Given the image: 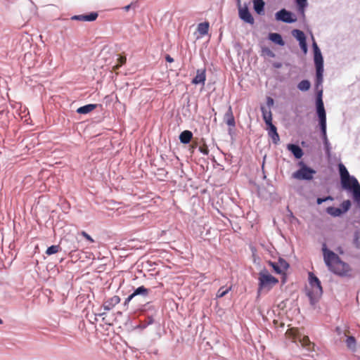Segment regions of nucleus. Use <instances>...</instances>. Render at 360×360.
I'll return each instance as SVG.
<instances>
[{
  "instance_id": "49530a36",
  "label": "nucleus",
  "mask_w": 360,
  "mask_h": 360,
  "mask_svg": "<svg viewBox=\"0 0 360 360\" xmlns=\"http://www.w3.org/2000/svg\"><path fill=\"white\" fill-rule=\"evenodd\" d=\"M3 323V321L0 319V325Z\"/></svg>"
},
{
  "instance_id": "2eb2a0df",
  "label": "nucleus",
  "mask_w": 360,
  "mask_h": 360,
  "mask_svg": "<svg viewBox=\"0 0 360 360\" xmlns=\"http://www.w3.org/2000/svg\"><path fill=\"white\" fill-rule=\"evenodd\" d=\"M252 2L255 12L258 15H264L265 6L264 1L263 0H253Z\"/></svg>"
},
{
  "instance_id": "f8f14e48",
  "label": "nucleus",
  "mask_w": 360,
  "mask_h": 360,
  "mask_svg": "<svg viewBox=\"0 0 360 360\" xmlns=\"http://www.w3.org/2000/svg\"><path fill=\"white\" fill-rule=\"evenodd\" d=\"M120 302V298L117 295H114L112 297L105 300L103 307L105 310L109 311L112 309L115 306Z\"/></svg>"
},
{
  "instance_id": "4c0bfd02",
  "label": "nucleus",
  "mask_w": 360,
  "mask_h": 360,
  "mask_svg": "<svg viewBox=\"0 0 360 360\" xmlns=\"http://www.w3.org/2000/svg\"><path fill=\"white\" fill-rule=\"evenodd\" d=\"M199 150L202 153H203L205 155H207L209 153V149H208L207 146L205 144H204L203 146H200L199 147Z\"/></svg>"
},
{
  "instance_id": "39448f33",
  "label": "nucleus",
  "mask_w": 360,
  "mask_h": 360,
  "mask_svg": "<svg viewBox=\"0 0 360 360\" xmlns=\"http://www.w3.org/2000/svg\"><path fill=\"white\" fill-rule=\"evenodd\" d=\"M338 167L342 186L347 189H350L351 184H353V179L356 178L350 176L347 168L343 164L340 163Z\"/></svg>"
},
{
  "instance_id": "c756f323",
  "label": "nucleus",
  "mask_w": 360,
  "mask_h": 360,
  "mask_svg": "<svg viewBox=\"0 0 360 360\" xmlns=\"http://www.w3.org/2000/svg\"><path fill=\"white\" fill-rule=\"evenodd\" d=\"M61 250V248L59 245H51L47 248L46 250V254L47 255H51L56 253H58Z\"/></svg>"
},
{
  "instance_id": "a878e982",
  "label": "nucleus",
  "mask_w": 360,
  "mask_h": 360,
  "mask_svg": "<svg viewBox=\"0 0 360 360\" xmlns=\"http://www.w3.org/2000/svg\"><path fill=\"white\" fill-rule=\"evenodd\" d=\"M300 341L302 345L307 347L308 350L314 349V344L310 342L308 336H304Z\"/></svg>"
},
{
  "instance_id": "dca6fc26",
  "label": "nucleus",
  "mask_w": 360,
  "mask_h": 360,
  "mask_svg": "<svg viewBox=\"0 0 360 360\" xmlns=\"http://www.w3.org/2000/svg\"><path fill=\"white\" fill-rule=\"evenodd\" d=\"M287 148L296 158L300 159L302 157L303 152L300 146L295 144H288Z\"/></svg>"
},
{
  "instance_id": "473e14b6",
  "label": "nucleus",
  "mask_w": 360,
  "mask_h": 360,
  "mask_svg": "<svg viewBox=\"0 0 360 360\" xmlns=\"http://www.w3.org/2000/svg\"><path fill=\"white\" fill-rule=\"evenodd\" d=\"M341 210L342 211V213H345L346 212H347L350 207H351V202L349 200H344L341 205Z\"/></svg>"
},
{
  "instance_id": "c03bdc74",
  "label": "nucleus",
  "mask_w": 360,
  "mask_h": 360,
  "mask_svg": "<svg viewBox=\"0 0 360 360\" xmlns=\"http://www.w3.org/2000/svg\"><path fill=\"white\" fill-rule=\"evenodd\" d=\"M273 104H274V100H273V98H271L269 97V98H268V99H267V105H268L269 106H270V105H272Z\"/></svg>"
},
{
  "instance_id": "2f4dec72",
  "label": "nucleus",
  "mask_w": 360,
  "mask_h": 360,
  "mask_svg": "<svg viewBox=\"0 0 360 360\" xmlns=\"http://www.w3.org/2000/svg\"><path fill=\"white\" fill-rule=\"evenodd\" d=\"M346 344L348 348L354 350L356 345V340L353 336H349L346 340Z\"/></svg>"
},
{
  "instance_id": "393cba45",
  "label": "nucleus",
  "mask_w": 360,
  "mask_h": 360,
  "mask_svg": "<svg viewBox=\"0 0 360 360\" xmlns=\"http://www.w3.org/2000/svg\"><path fill=\"white\" fill-rule=\"evenodd\" d=\"M286 336L291 339L292 341H295L299 337L298 330L296 328H290L286 331Z\"/></svg>"
},
{
  "instance_id": "a211bd4d",
  "label": "nucleus",
  "mask_w": 360,
  "mask_h": 360,
  "mask_svg": "<svg viewBox=\"0 0 360 360\" xmlns=\"http://www.w3.org/2000/svg\"><path fill=\"white\" fill-rule=\"evenodd\" d=\"M192 137V132L188 130H185L181 133L179 140L182 143H188L191 141Z\"/></svg>"
},
{
  "instance_id": "7ed1b4c3",
  "label": "nucleus",
  "mask_w": 360,
  "mask_h": 360,
  "mask_svg": "<svg viewBox=\"0 0 360 360\" xmlns=\"http://www.w3.org/2000/svg\"><path fill=\"white\" fill-rule=\"evenodd\" d=\"M278 280L271 276L266 269L262 270L259 274V291L266 288L270 290Z\"/></svg>"
},
{
  "instance_id": "e433bc0d",
  "label": "nucleus",
  "mask_w": 360,
  "mask_h": 360,
  "mask_svg": "<svg viewBox=\"0 0 360 360\" xmlns=\"http://www.w3.org/2000/svg\"><path fill=\"white\" fill-rule=\"evenodd\" d=\"M126 60H127L126 57H124V56H120V57L118 58L119 64H117V65H115V68H119V67H120L121 65H122L123 64H124V63H126Z\"/></svg>"
},
{
  "instance_id": "1a4fd4ad",
  "label": "nucleus",
  "mask_w": 360,
  "mask_h": 360,
  "mask_svg": "<svg viewBox=\"0 0 360 360\" xmlns=\"http://www.w3.org/2000/svg\"><path fill=\"white\" fill-rule=\"evenodd\" d=\"M268 264L278 274L283 273L289 267V264L283 259H279L277 263L269 261Z\"/></svg>"
},
{
  "instance_id": "a19ab883",
  "label": "nucleus",
  "mask_w": 360,
  "mask_h": 360,
  "mask_svg": "<svg viewBox=\"0 0 360 360\" xmlns=\"http://www.w3.org/2000/svg\"><path fill=\"white\" fill-rule=\"evenodd\" d=\"M134 297V295L133 294H131L124 301V304L126 306V305H128L129 302Z\"/></svg>"
},
{
  "instance_id": "b1692460",
  "label": "nucleus",
  "mask_w": 360,
  "mask_h": 360,
  "mask_svg": "<svg viewBox=\"0 0 360 360\" xmlns=\"http://www.w3.org/2000/svg\"><path fill=\"white\" fill-rule=\"evenodd\" d=\"M225 116L226 117V124L230 127H234L236 122L231 106H229V110L226 113Z\"/></svg>"
},
{
  "instance_id": "a18cd8bd",
  "label": "nucleus",
  "mask_w": 360,
  "mask_h": 360,
  "mask_svg": "<svg viewBox=\"0 0 360 360\" xmlns=\"http://www.w3.org/2000/svg\"><path fill=\"white\" fill-rule=\"evenodd\" d=\"M131 5H132V4L127 5V6H124V7L123 8V9H124L125 11H128L130 9V8H131Z\"/></svg>"
},
{
  "instance_id": "79ce46f5",
  "label": "nucleus",
  "mask_w": 360,
  "mask_h": 360,
  "mask_svg": "<svg viewBox=\"0 0 360 360\" xmlns=\"http://www.w3.org/2000/svg\"><path fill=\"white\" fill-rule=\"evenodd\" d=\"M313 48H314V53H316V51L321 52L320 49H319V47L315 41L313 43Z\"/></svg>"
},
{
  "instance_id": "f03ea898",
  "label": "nucleus",
  "mask_w": 360,
  "mask_h": 360,
  "mask_svg": "<svg viewBox=\"0 0 360 360\" xmlns=\"http://www.w3.org/2000/svg\"><path fill=\"white\" fill-rule=\"evenodd\" d=\"M307 290V295L312 304L317 302L323 293L320 281L311 273L309 274V287Z\"/></svg>"
},
{
  "instance_id": "37998d69",
  "label": "nucleus",
  "mask_w": 360,
  "mask_h": 360,
  "mask_svg": "<svg viewBox=\"0 0 360 360\" xmlns=\"http://www.w3.org/2000/svg\"><path fill=\"white\" fill-rule=\"evenodd\" d=\"M165 59L168 63H172L174 61V59L169 55H167Z\"/></svg>"
},
{
  "instance_id": "c9c22d12",
  "label": "nucleus",
  "mask_w": 360,
  "mask_h": 360,
  "mask_svg": "<svg viewBox=\"0 0 360 360\" xmlns=\"http://www.w3.org/2000/svg\"><path fill=\"white\" fill-rule=\"evenodd\" d=\"M333 200V198L331 196H328V197H326V198H318L316 202H317L318 205H321L323 202H325L326 200Z\"/></svg>"
},
{
  "instance_id": "bb28decb",
  "label": "nucleus",
  "mask_w": 360,
  "mask_h": 360,
  "mask_svg": "<svg viewBox=\"0 0 360 360\" xmlns=\"http://www.w3.org/2000/svg\"><path fill=\"white\" fill-rule=\"evenodd\" d=\"M326 212L328 214H329L333 217H338L342 214V211L340 208L334 207H327Z\"/></svg>"
},
{
  "instance_id": "cd10ccee",
  "label": "nucleus",
  "mask_w": 360,
  "mask_h": 360,
  "mask_svg": "<svg viewBox=\"0 0 360 360\" xmlns=\"http://www.w3.org/2000/svg\"><path fill=\"white\" fill-rule=\"evenodd\" d=\"M292 34L293 37H295L299 41L300 43L306 40L304 32L300 30H294L292 32Z\"/></svg>"
},
{
  "instance_id": "9b49d317",
  "label": "nucleus",
  "mask_w": 360,
  "mask_h": 360,
  "mask_svg": "<svg viewBox=\"0 0 360 360\" xmlns=\"http://www.w3.org/2000/svg\"><path fill=\"white\" fill-rule=\"evenodd\" d=\"M98 15L96 12H91L89 14H82V15H73L71 19L73 20H80V21H88L91 22L94 21L97 19Z\"/></svg>"
},
{
  "instance_id": "6ab92c4d",
  "label": "nucleus",
  "mask_w": 360,
  "mask_h": 360,
  "mask_svg": "<svg viewBox=\"0 0 360 360\" xmlns=\"http://www.w3.org/2000/svg\"><path fill=\"white\" fill-rule=\"evenodd\" d=\"M96 107H97L96 104H88V105H86L79 108L77 110V112H78L79 114H87V113L93 111L94 110H95L96 108Z\"/></svg>"
},
{
  "instance_id": "4be33fe9",
  "label": "nucleus",
  "mask_w": 360,
  "mask_h": 360,
  "mask_svg": "<svg viewBox=\"0 0 360 360\" xmlns=\"http://www.w3.org/2000/svg\"><path fill=\"white\" fill-rule=\"evenodd\" d=\"M150 290L148 288H145L143 285H141L136 288L134 292L132 293L134 296L141 295L143 297H147L149 295Z\"/></svg>"
},
{
  "instance_id": "7c9ffc66",
  "label": "nucleus",
  "mask_w": 360,
  "mask_h": 360,
  "mask_svg": "<svg viewBox=\"0 0 360 360\" xmlns=\"http://www.w3.org/2000/svg\"><path fill=\"white\" fill-rule=\"evenodd\" d=\"M323 68L316 69V85L318 87L323 82Z\"/></svg>"
},
{
  "instance_id": "9d476101",
  "label": "nucleus",
  "mask_w": 360,
  "mask_h": 360,
  "mask_svg": "<svg viewBox=\"0 0 360 360\" xmlns=\"http://www.w3.org/2000/svg\"><path fill=\"white\" fill-rule=\"evenodd\" d=\"M206 80V70L205 68L198 69L196 71V75L192 80L193 84H202L205 86Z\"/></svg>"
},
{
  "instance_id": "4468645a",
  "label": "nucleus",
  "mask_w": 360,
  "mask_h": 360,
  "mask_svg": "<svg viewBox=\"0 0 360 360\" xmlns=\"http://www.w3.org/2000/svg\"><path fill=\"white\" fill-rule=\"evenodd\" d=\"M350 189H352L354 200L360 205V185L356 179H353Z\"/></svg>"
},
{
  "instance_id": "423d86ee",
  "label": "nucleus",
  "mask_w": 360,
  "mask_h": 360,
  "mask_svg": "<svg viewBox=\"0 0 360 360\" xmlns=\"http://www.w3.org/2000/svg\"><path fill=\"white\" fill-rule=\"evenodd\" d=\"M315 173V170L307 167V166H303L299 170L295 172L292 176L294 178L300 180H311L313 179V175Z\"/></svg>"
},
{
  "instance_id": "aec40b11",
  "label": "nucleus",
  "mask_w": 360,
  "mask_h": 360,
  "mask_svg": "<svg viewBox=\"0 0 360 360\" xmlns=\"http://www.w3.org/2000/svg\"><path fill=\"white\" fill-rule=\"evenodd\" d=\"M210 24L207 22H201L198 24L197 30L200 34L202 37L208 33Z\"/></svg>"
},
{
  "instance_id": "412c9836",
  "label": "nucleus",
  "mask_w": 360,
  "mask_h": 360,
  "mask_svg": "<svg viewBox=\"0 0 360 360\" xmlns=\"http://www.w3.org/2000/svg\"><path fill=\"white\" fill-rule=\"evenodd\" d=\"M269 39L272 41L273 42L278 44V45H281V46H283L284 45V41L281 37V35L280 34H278V33H271L269 34Z\"/></svg>"
},
{
  "instance_id": "f257e3e1",
  "label": "nucleus",
  "mask_w": 360,
  "mask_h": 360,
  "mask_svg": "<svg viewBox=\"0 0 360 360\" xmlns=\"http://www.w3.org/2000/svg\"><path fill=\"white\" fill-rule=\"evenodd\" d=\"M323 253L324 262L330 271L341 276H349L351 269L349 264L341 261L339 256L333 251L328 250L325 244Z\"/></svg>"
},
{
  "instance_id": "58836bf2",
  "label": "nucleus",
  "mask_w": 360,
  "mask_h": 360,
  "mask_svg": "<svg viewBox=\"0 0 360 360\" xmlns=\"http://www.w3.org/2000/svg\"><path fill=\"white\" fill-rule=\"evenodd\" d=\"M81 235L85 238L86 240H88L90 243H94V240L85 231H82Z\"/></svg>"
},
{
  "instance_id": "ddd939ff",
  "label": "nucleus",
  "mask_w": 360,
  "mask_h": 360,
  "mask_svg": "<svg viewBox=\"0 0 360 360\" xmlns=\"http://www.w3.org/2000/svg\"><path fill=\"white\" fill-rule=\"evenodd\" d=\"M268 126V134L271 138L274 143L277 144L280 141L279 135L277 132V129L272 123L266 124Z\"/></svg>"
},
{
  "instance_id": "5701e85b",
  "label": "nucleus",
  "mask_w": 360,
  "mask_h": 360,
  "mask_svg": "<svg viewBox=\"0 0 360 360\" xmlns=\"http://www.w3.org/2000/svg\"><path fill=\"white\" fill-rule=\"evenodd\" d=\"M314 63L316 69L323 68V60L321 52L314 53Z\"/></svg>"
},
{
  "instance_id": "ea45409f",
  "label": "nucleus",
  "mask_w": 360,
  "mask_h": 360,
  "mask_svg": "<svg viewBox=\"0 0 360 360\" xmlns=\"http://www.w3.org/2000/svg\"><path fill=\"white\" fill-rule=\"evenodd\" d=\"M300 47H301L302 50L304 53H307V46L306 40H305V41H303L302 42H300Z\"/></svg>"
},
{
  "instance_id": "f3484780",
  "label": "nucleus",
  "mask_w": 360,
  "mask_h": 360,
  "mask_svg": "<svg viewBox=\"0 0 360 360\" xmlns=\"http://www.w3.org/2000/svg\"><path fill=\"white\" fill-rule=\"evenodd\" d=\"M261 111L262 112L263 119L266 124H270L272 123V114L271 110H268L264 106L261 107Z\"/></svg>"
},
{
  "instance_id": "0eeeda50",
  "label": "nucleus",
  "mask_w": 360,
  "mask_h": 360,
  "mask_svg": "<svg viewBox=\"0 0 360 360\" xmlns=\"http://www.w3.org/2000/svg\"><path fill=\"white\" fill-rule=\"evenodd\" d=\"M238 14L239 17L244 22L250 23L251 25L254 24L255 20L252 17V14L250 13L248 6L245 4L244 6H240V0H238Z\"/></svg>"
},
{
  "instance_id": "72a5a7b5",
  "label": "nucleus",
  "mask_w": 360,
  "mask_h": 360,
  "mask_svg": "<svg viewBox=\"0 0 360 360\" xmlns=\"http://www.w3.org/2000/svg\"><path fill=\"white\" fill-rule=\"evenodd\" d=\"M295 1L297 4L299 11H301L302 13H303L305 7L307 5V0H295Z\"/></svg>"
},
{
  "instance_id": "f704fd0d",
  "label": "nucleus",
  "mask_w": 360,
  "mask_h": 360,
  "mask_svg": "<svg viewBox=\"0 0 360 360\" xmlns=\"http://www.w3.org/2000/svg\"><path fill=\"white\" fill-rule=\"evenodd\" d=\"M230 290H231V288L225 289V290H224V287L220 288L219 289V290L217 291V297H222L225 296L229 292V291Z\"/></svg>"
},
{
  "instance_id": "c85d7f7f",
  "label": "nucleus",
  "mask_w": 360,
  "mask_h": 360,
  "mask_svg": "<svg viewBox=\"0 0 360 360\" xmlns=\"http://www.w3.org/2000/svg\"><path fill=\"white\" fill-rule=\"evenodd\" d=\"M311 84L309 80L304 79L297 84V88L302 91H308L310 89Z\"/></svg>"
},
{
  "instance_id": "20e7f679",
  "label": "nucleus",
  "mask_w": 360,
  "mask_h": 360,
  "mask_svg": "<svg viewBox=\"0 0 360 360\" xmlns=\"http://www.w3.org/2000/svg\"><path fill=\"white\" fill-rule=\"evenodd\" d=\"M322 91L319 93L316 107L317 114L319 118V124L321 127V132L325 139H326V115L323 106V102L322 101Z\"/></svg>"
},
{
  "instance_id": "6e6552de",
  "label": "nucleus",
  "mask_w": 360,
  "mask_h": 360,
  "mask_svg": "<svg viewBox=\"0 0 360 360\" xmlns=\"http://www.w3.org/2000/svg\"><path fill=\"white\" fill-rule=\"evenodd\" d=\"M276 19L287 23L295 22L297 18L290 11L283 8L276 13Z\"/></svg>"
}]
</instances>
